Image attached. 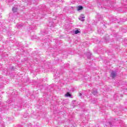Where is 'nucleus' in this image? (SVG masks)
Listing matches in <instances>:
<instances>
[{
  "label": "nucleus",
  "mask_w": 127,
  "mask_h": 127,
  "mask_svg": "<svg viewBox=\"0 0 127 127\" xmlns=\"http://www.w3.org/2000/svg\"><path fill=\"white\" fill-rule=\"evenodd\" d=\"M98 32L99 34H103L104 31L103 30H99Z\"/></svg>",
  "instance_id": "39448f33"
},
{
  "label": "nucleus",
  "mask_w": 127,
  "mask_h": 127,
  "mask_svg": "<svg viewBox=\"0 0 127 127\" xmlns=\"http://www.w3.org/2000/svg\"><path fill=\"white\" fill-rule=\"evenodd\" d=\"M65 97H71V94L69 92L66 93L65 94Z\"/></svg>",
  "instance_id": "0eeeda50"
},
{
  "label": "nucleus",
  "mask_w": 127,
  "mask_h": 127,
  "mask_svg": "<svg viewBox=\"0 0 127 127\" xmlns=\"http://www.w3.org/2000/svg\"><path fill=\"white\" fill-rule=\"evenodd\" d=\"M75 34H78V33H80V31L78 30L74 31Z\"/></svg>",
  "instance_id": "6e6552de"
},
{
  "label": "nucleus",
  "mask_w": 127,
  "mask_h": 127,
  "mask_svg": "<svg viewBox=\"0 0 127 127\" xmlns=\"http://www.w3.org/2000/svg\"><path fill=\"white\" fill-rule=\"evenodd\" d=\"M92 94H93V95H94V96H96V95H97V94H98V92H97V91H94L92 92Z\"/></svg>",
  "instance_id": "20e7f679"
},
{
  "label": "nucleus",
  "mask_w": 127,
  "mask_h": 127,
  "mask_svg": "<svg viewBox=\"0 0 127 127\" xmlns=\"http://www.w3.org/2000/svg\"><path fill=\"white\" fill-rule=\"evenodd\" d=\"M111 76L113 79H114L115 77H117V72L115 71H113L111 72Z\"/></svg>",
  "instance_id": "f257e3e1"
},
{
  "label": "nucleus",
  "mask_w": 127,
  "mask_h": 127,
  "mask_svg": "<svg viewBox=\"0 0 127 127\" xmlns=\"http://www.w3.org/2000/svg\"><path fill=\"white\" fill-rule=\"evenodd\" d=\"M79 96L81 97V98H84V96L82 97V93H79Z\"/></svg>",
  "instance_id": "1a4fd4ad"
},
{
  "label": "nucleus",
  "mask_w": 127,
  "mask_h": 127,
  "mask_svg": "<svg viewBox=\"0 0 127 127\" xmlns=\"http://www.w3.org/2000/svg\"><path fill=\"white\" fill-rule=\"evenodd\" d=\"M116 19H114V20L116 21Z\"/></svg>",
  "instance_id": "9b49d317"
},
{
  "label": "nucleus",
  "mask_w": 127,
  "mask_h": 127,
  "mask_svg": "<svg viewBox=\"0 0 127 127\" xmlns=\"http://www.w3.org/2000/svg\"><path fill=\"white\" fill-rule=\"evenodd\" d=\"M13 12H16L17 11V8L13 7L12 9Z\"/></svg>",
  "instance_id": "7ed1b4c3"
},
{
  "label": "nucleus",
  "mask_w": 127,
  "mask_h": 127,
  "mask_svg": "<svg viewBox=\"0 0 127 127\" xmlns=\"http://www.w3.org/2000/svg\"><path fill=\"white\" fill-rule=\"evenodd\" d=\"M83 9V6H79L78 8V10H82Z\"/></svg>",
  "instance_id": "423d86ee"
},
{
  "label": "nucleus",
  "mask_w": 127,
  "mask_h": 127,
  "mask_svg": "<svg viewBox=\"0 0 127 127\" xmlns=\"http://www.w3.org/2000/svg\"><path fill=\"white\" fill-rule=\"evenodd\" d=\"M109 125H110V126H112V124H111V122L109 123Z\"/></svg>",
  "instance_id": "9d476101"
},
{
  "label": "nucleus",
  "mask_w": 127,
  "mask_h": 127,
  "mask_svg": "<svg viewBox=\"0 0 127 127\" xmlns=\"http://www.w3.org/2000/svg\"><path fill=\"white\" fill-rule=\"evenodd\" d=\"M79 20H81V21H85V16H84L83 14L80 15L79 18Z\"/></svg>",
  "instance_id": "f03ea898"
}]
</instances>
